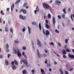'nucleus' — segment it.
<instances>
[{
  "instance_id": "052dcab7",
  "label": "nucleus",
  "mask_w": 74,
  "mask_h": 74,
  "mask_svg": "<svg viewBox=\"0 0 74 74\" xmlns=\"http://www.w3.org/2000/svg\"><path fill=\"white\" fill-rule=\"evenodd\" d=\"M34 12L35 14H36V13H37L36 10H34Z\"/></svg>"
},
{
  "instance_id": "7c9ffc66",
  "label": "nucleus",
  "mask_w": 74,
  "mask_h": 74,
  "mask_svg": "<svg viewBox=\"0 0 74 74\" xmlns=\"http://www.w3.org/2000/svg\"><path fill=\"white\" fill-rule=\"evenodd\" d=\"M63 12L64 13V14H66V8H64L63 9Z\"/></svg>"
},
{
  "instance_id": "1a4fd4ad",
  "label": "nucleus",
  "mask_w": 74,
  "mask_h": 74,
  "mask_svg": "<svg viewBox=\"0 0 74 74\" xmlns=\"http://www.w3.org/2000/svg\"><path fill=\"white\" fill-rule=\"evenodd\" d=\"M53 24L54 25H55V23H56V20H55V17L53 16Z\"/></svg>"
},
{
  "instance_id": "4c0bfd02",
  "label": "nucleus",
  "mask_w": 74,
  "mask_h": 74,
  "mask_svg": "<svg viewBox=\"0 0 74 74\" xmlns=\"http://www.w3.org/2000/svg\"><path fill=\"white\" fill-rule=\"evenodd\" d=\"M6 48H7V49H8V47H9L8 46V44H6Z\"/></svg>"
},
{
  "instance_id": "c85d7f7f",
  "label": "nucleus",
  "mask_w": 74,
  "mask_h": 74,
  "mask_svg": "<svg viewBox=\"0 0 74 74\" xmlns=\"http://www.w3.org/2000/svg\"><path fill=\"white\" fill-rule=\"evenodd\" d=\"M55 32L57 33H59V31L58 30H57V29H55Z\"/></svg>"
},
{
  "instance_id": "a878e982",
  "label": "nucleus",
  "mask_w": 74,
  "mask_h": 74,
  "mask_svg": "<svg viewBox=\"0 0 74 74\" xmlns=\"http://www.w3.org/2000/svg\"><path fill=\"white\" fill-rule=\"evenodd\" d=\"M65 14H64V13H63L62 14V17L63 18H64L65 17Z\"/></svg>"
},
{
  "instance_id": "680f3d73",
  "label": "nucleus",
  "mask_w": 74,
  "mask_h": 74,
  "mask_svg": "<svg viewBox=\"0 0 74 74\" xmlns=\"http://www.w3.org/2000/svg\"><path fill=\"white\" fill-rule=\"evenodd\" d=\"M6 51L8 52H9V49H6Z\"/></svg>"
},
{
  "instance_id": "5fc2aeb1",
  "label": "nucleus",
  "mask_w": 74,
  "mask_h": 74,
  "mask_svg": "<svg viewBox=\"0 0 74 74\" xmlns=\"http://www.w3.org/2000/svg\"><path fill=\"white\" fill-rule=\"evenodd\" d=\"M53 2V1L52 0H51L49 2V3H52Z\"/></svg>"
},
{
  "instance_id": "2f4dec72",
  "label": "nucleus",
  "mask_w": 74,
  "mask_h": 74,
  "mask_svg": "<svg viewBox=\"0 0 74 74\" xmlns=\"http://www.w3.org/2000/svg\"><path fill=\"white\" fill-rule=\"evenodd\" d=\"M10 32H11V33H12V34H13V29H10Z\"/></svg>"
},
{
  "instance_id": "a211bd4d",
  "label": "nucleus",
  "mask_w": 74,
  "mask_h": 74,
  "mask_svg": "<svg viewBox=\"0 0 74 74\" xmlns=\"http://www.w3.org/2000/svg\"><path fill=\"white\" fill-rule=\"evenodd\" d=\"M21 0H17L15 2V4H17L18 3H19L20 2Z\"/></svg>"
},
{
  "instance_id": "49530a36",
  "label": "nucleus",
  "mask_w": 74,
  "mask_h": 74,
  "mask_svg": "<svg viewBox=\"0 0 74 74\" xmlns=\"http://www.w3.org/2000/svg\"><path fill=\"white\" fill-rule=\"evenodd\" d=\"M50 44L51 45H53V46H54V45L53 44V42H51V43H50Z\"/></svg>"
},
{
  "instance_id": "c03bdc74",
  "label": "nucleus",
  "mask_w": 74,
  "mask_h": 74,
  "mask_svg": "<svg viewBox=\"0 0 74 74\" xmlns=\"http://www.w3.org/2000/svg\"><path fill=\"white\" fill-rule=\"evenodd\" d=\"M43 57H46V56H47V55H46L45 54H43Z\"/></svg>"
},
{
  "instance_id": "f257e3e1",
  "label": "nucleus",
  "mask_w": 74,
  "mask_h": 74,
  "mask_svg": "<svg viewBox=\"0 0 74 74\" xmlns=\"http://www.w3.org/2000/svg\"><path fill=\"white\" fill-rule=\"evenodd\" d=\"M43 7L45 8L46 10H47V9H49L50 11L51 10L52 8H51V7L48 4L45 3L42 4Z\"/></svg>"
},
{
  "instance_id": "473e14b6",
  "label": "nucleus",
  "mask_w": 74,
  "mask_h": 74,
  "mask_svg": "<svg viewBox=\"0 0 74 74\" xmlns=\"http://www.w3.org/2000/svg\"><path fill=\"white\" fill-rule=\"evenodd\" d=\"M47 66L48 67H51V65L49 64H47Z\"/></svg>"
},
{
  "instance_id": "f3484780",
  "label": "nucleus",
  "mask_w": 74,
  "mask_h": 74,
  "mask_svg": "<svg viewBox=\"0 0 74 74\" xmlns=\"http://www.w3.org/2000/svg\"><path fill=\"white\" fill-rule=\"evenodd\" d=\"M5 64L7 66H8V64H9L8 62V61H7V60H5Z\"/></svg>"
},
{
  "instance_id": "de8ad7c7",
  "label": "nucleus",
  "mask_w": 74,
  "mask_h": 74,
  "mask_svg": "<svg viewBox=\"0 0 74 74\" xmlns=\"http://www.w3.org/2000/svg\"><path fill=\"white\" fill-rule=\"evenodd\" d=\"M73 14H71V19H72V21H73Z\"/></svg>"
},
{
  "instance_id": "774afa93",
  "label": "nucleus",
  "mask_w": 74,
  "mask_h": 74,
  "mask_svg": "<svg viewBox=\"0 0 74 74\" xmlns=\"http://www.w3.org/2000/svg\"><path fill=\"white\" fill-rule=\"evenodd\" d=\"M46 21V23H48V21L47 20H46L45 21Z\"/></svg>"
},
{
  "instance_id": "6e6552de",
  "label": "nucleus",
  "mask_w": 74,
  "mask_h": 74,
  "mask_svg": "<svg viewBox=\"0 0 74 74\" xmlns=\"http://www.w3.org/2000/svg\"><path fill=\"white\" fill-rule=\"evenodd\" d=\"M37 55L38 57L39 58H41V55L40 54V52H39V51H38V49L37 50Z\"/></svg>"
},
{
  "instance_id": "f8f14e48",
  "label": "nucleus",
  "mask_w": 74,
  "mask_h": 74,
  "mask_svg": "<svg viewBox=\"0 0 74 74\" xmlns=\"http://www.w3.org/2000/svg\"><path fill=\"white\" fill-rule=\"evenodd\" d=\"M62 54L63 55H66V52L64 49L62 50Z\"/></svg>"
},
{
  "instance_id": "20e7f679",
  "label": "nucleus",
  "mask_w": 74,
  "mask_h": 74,
  "mask_svg": "<svg viewBox=\"0 0 74 74\" xmlns=\"http://www.w3.org/2000/svg\"><path fill=\"white\" fill-rule=\"evenodd\" d=\"M22 12L23 14H26L27 13V12L26 11V10L23 9L21 10L19 12V13H21V12Z\"/></svg>"
},
{
  "instance_id": "393cba45",
  "label": "nucleus",
  "mask_w": 74,
  "mask_h": 74,
  "mask_svg": "<svg viewBox=\"0 0 74 74\" xmlns=\"http://www.w3.org/2000/svg\"><path fill=\"white\" fill-rule=\"evenodd\" d=\"M36 10L37 11H39V10L40 9H39V8H38V6L36 7Z\"/></svg>"
},
{
  "instance_id": "2eb2a0df",
  "label": "nucleus",
  "mask_w": 74,
  "mask_h": 74,
  "mask_svg": "<svg viewBox=\"0 0 74 74\" xmlns=\"http://www.w3.org/2000/svg\"><path fill=\"white\" fill-rule=\"evenodd\" d=\"M28 29L29 32V34H31V29L29 27H28Z\"/></svg>"
},
{
  "instance_id": "4468645a",
  "label": "nucleus",
  "mask_w": 74,
  "mask_h": 74,
  "mask_svg": "<svg viewBox=\"0 0 74 74\" xmlns=\"http://www.w3.org/2000/svg\"><path fill=\"white\" fill-rule=\"evenodd\" d=\"M45 27L47 29H48V28H50V26L48 25V24H45Z\"/></svg>"
},
{
  "instance_id": "dca6fc26",
  "label": "nucleus",
  "mask_w": 74,
  "mask_h": 74,
  "mask_svg": "<svg viewBox=\"0 0 74 74\" xmlns=\"http://www.w3.org/2000/svg\"><path fill=\"white\" fill-rule=\"evenodd\" d=\"M14 61L15 64L16 65H18V62H17L15 60H14Z\"/></svg>"
},
{
  "instance_id": "72a5a7b5",
  "label": "nucleus",
  "mask_w": 74,
  "mask_h": 74,
  "mask_svg": "<svg viewBox=\"0 0 74 74\" xmlns=\"http://www.w3.org/2000/svg\"><path fill=\"white\" fill-rule=\"evenodd\" d=\"M48 18H51V14H49L48 15Z\"/></svg>"
},
{
  "instance_id": "7ed1b4c3",
  "label": "nucleus",
  "mask_w": 74,
  "mask_h": 74,
  "mask_svg": "<svg viewBox=\"0 0 74 74\" xmlns=\"http://www.w3.org/2000/svg\"><path fill=\"white\" fill-rule=\"evenodd\" d=\"M22 61L23 63L25 64H26V66H27V67H28L29 65H27V64H28V62H27V60H22Z\"/></svg>"
},
{
  "instance_id": "e2e57ef3",
  "label": "nucleus",
  "mask_w": 74,
  "mask_h": 74,
  "mask_svg": "<svg viewBox=\"0 0 74 74\" xmlns=\"http://www.w3.org/2000/svg\"><path fill=\"white\" fill-rule=\"evenodd\" d=\"M12 6L13 7V8H14V3H13L12 5Z\"/></svg>"
},
{
  "instance_id": "cd10ccee",
  "label": "nucleus",
  "mask_w": 74,
  "mask_h": 74,
  "mask_svg": "<svg viewBox=\"0 0 74 74\" xmlns=\"http://www.w3.org/2000/svg\"><path fill=\"white\" fill-rule=\"evenodd\" d=\"M13 50L14 51V53H15V54H16V53H17V51H16V49H14Z\"/></svg>"
},
{
  "instance_id": "09e8293b",
  "label": "nucleus",
  "mask_w": 74,
  "mask_h": 74,
  "mask_svg": "<svg viewBox=\"0 0 74 74\" xmlns=\"http://www.w3.org/2000/svg\"><path fill=\"white\" fill-rule=\"evenodd\" d=\"M65 74H69V73H68V72L67 71H65Z\"/></svg>"
},
{
  "instance_id": "4d7b16f0",
  "label": "nucleus",
  "mask_w": 74,
  "mask_h": 74,
  "mask_svg": "<svg viewBox=\"0 0 74 74\" xmlns=\"http://www.w3.org/2000/svg\"><path fill=\"white\" fill-rule=\"evenodd\" d=\"M64 48L65 49H66V48H67V45H65L64 46Z\"/></svg>"
},
{
  "instance_id": "79ce46f5",
  "label": "nucleus",
  "mask_w": 74,
  "mask_h": 74,
  "mask_svg": "<svg viewBox=\"0 0 74 74\" xmlns=\"http://www.w3.org/2000/svg\"><path fill=\"white\" fill-rule=\"evenodd\" d=\"M14 63H15L14 61H12L11 62V65H14Z\"/></svg>"
},
{
  "instance_id": "c756f323",
  "label": "nucleus",
  "mask_w": 74,
  "mask_h": 74,
  "mask_svg": "<svg viewBox=\"0 0 74 74\" xmlns=\"http://www.w3.org/2000/svg\"><path fill=\"white\" fill-rule=\"evenodd\" d=\"M1 14H2V15H4L5 14L4 13H3V10H1Z\"/></svg>"
},
{
  "instance_id": "3c124183",
  "label": "nucleus",
  "mask_w": 74,
  "mask_h": 74,
  "mask_svg": "<svg viewBox=\"0 0 74 74\" xmlns=\"http://www.w3.org/2000/svg\"><path fill=\"white\" fill-rule=\"evenodd\" d=\"M58 44L59 45V47H60V46H61V44H60V43H58Z\"/></svg>"
},
{
  "instance_id": "58836bf2",
  "label": "nucleus",
  "mask_w": 74,
  "mask_h": 74,
  "mask_svg": "<svg viewBox=\"0 0 74 74\" xmlns=\"http://www.w3.org/2000/svg\"><path fill=\"white\" fill-rule=\"evenodd\" d=\"M32 72L33 74H34L35 72V71H34V69H33L32 71Z\"/></svg>"
},
{
  "instance_id": "f03ea898",
  "label": "nucleus",
  "mask_w": 74,
  "mask_h": 74,
  "mask_svg": "<svg viewBox=\"0 0 74 74\" xmlns=\"http://www.w3.org/2000/svg\"><path fill=\"white\" fill-rule=\"evenodd\" d=\"M43 33L44 34H46V36H49V34H50L49 31L48 30H46L45 32V31H44V29H43Z\"/></svg>"
},
{
  "instance_id": "5701e85b",
  "label": "nucleus",
  "mask_w": 74,
  "mask_h": 74,
  "mask_svg": "<svg viewBox=\"0 0 74 74\" xmlns=\"http://www.w3.org/2000/svg\"><path fill=\"white\" fill-rule=\"evenodd\" d=\"M66 52H70V50L68 48H67L66 49Z\"/></svg>"
},
{
  "instance_id": "864d4df0",
  "label": "nucleus",
  "mask_w": 74,
  "mask_h": 74,
  "mask_svg": "<svg viewBox=\"0 0 74 74\" xmlns=\"http://www.w3.org/2000/svg\"><path fill=\"white\" fill-rule=\"evenodd\" d=\"M10 54H8V58H10Z\"/></svg>"
},
{
  "instance_id": "b1692460",
  "label": "nucleus",
  "mask_w": 74,
  "mask_h": 74,
  "mask_svg": "<svg viewBox=\"0 0 74 74\" xmlns=\"http://www.w3.org/2000/svg\"><path fill=\"white\" fill-rule=\"evenodd\" d=\"M60 73L61 74H63V71H62V70H61V69H60Z\"/></svg>"
},
{
  "instance_id": "9d476101",
  "label": "nucleus",
  "mask_w": 74,
  "mask_h": 74,
  "mask_svg": "<svg viewBox=\"0 0 74 74\" xmlns=\"http://www.w3.org/2000/svg\"><path fill=\"white\" fill-rule=\"evenodd\" d=\"M68 56L69 58H71L73 59L74 58V55H71L70 54H69L68 55Z\"/></svg>"
},
{
  "instance_id": "603ef678",
  "label": "nucleus",
  "mask_w": 74,
  "mask_h": 74,
  "mask_svg": "<svg viewBox=\"0 0 74 74\" xmlns=\"http://www.w3.org/2000/svg\"><path fill=\"white\" fill-rule=\"evenodd\" d=\"M25 30H26V29H25V28L23 29V32H25Z\"/></svg>"
},
{
  "instance_id": "8fccbe9b",
  "label": "nucleus",
  "mask_w": 74,
  "mask_h": 74,
  "mask_svg": "<svg viewBox=\"0 0 74 74\" xmlns=\"http://www.w3.org/2000/svg\"><path fill=\"white\" fill-rule=\"evenodd\" d=\"M24 57L25 58H27V56H26V54H25V55H24Z\"/></svg>"
},
{
  "instance_id": "bb28decb",
  "label": "nucleus",
  "mask_w": 74,
  "mask_h": 74,
  "mask_svg": "<svg viewBox=\"0 0 74 74\" xmlns=\"http://www.w3.org/2000/svg\"><path fill=\"white\" fill-rule=\"evenodd\" d=\"M14 42H15V43H19V41H18V40H14Z\"/></svg>"
},
{
  "instance_id": "aec40b11",
  "label": "nucleus",
  "mask_w": 74,
  "mask_h": 74,
  "mask_svg": "<svg viewBox=\"0 0 74 74\" xmlns=\"http://www.w3.org/2000/svg\"><path fill=\"white\" fill-rule=\"evenodd\" d=\"M39 27L40 29V30H41V23H39Z\"/></svg>"
},
{
  "instance_id": "6e6d98bb",
  "label": "nucleus",
  "mask_w": 74,
  "mask_h": 74,
  "mask_svg": "<svg viewBox=\"0 0 74 74\" xmlns=\"http://www.w3.org/2000/svg\"><path fill=\"white\" fill-rule=\"evenodd\" d=\"M9 10H10V8H8L7 9V11L8 12L9 11Z\"/></svg>"
},
{
  "instance_id": "338daca9",
  "label": "nucleus",
  "mask_w": 74,
  "mask_h": 74,
  "mask_svg": "<svg viewBox=\"0 0 74 74\" xmlns=\"http://www.w3.org/2000/svg\"><path fill=\"white\" fill-rule=\"evenodd\" d=\"M45 63L46 64H47V63H48L47 62V60L45 61Z\"/></svg>"
},
{
  "instance_id": "f704fd0d",
  "label": "nucleus",
  "mask_w": 74,
  "mask_h": 74,
  "mask_svg": "<svg viewBox=\"0 0 74 74\" xmlns=\"http://www.w3.org/2000/svg\"><path fill=\"white\" fill-rule=\"evenodd\" d=\"M68 41H69V40L67 39H66L65 40V42L66 44H67L68 42Z\"/></svg>"
},
{
  "instance_id": "bf43d9fd",
  "label": "nucleus",
  "mask_w": 74,
  "mask_h": 74,
  "mask_svg": "<svg viewBox=\"0 0 74 74\" xmlns=\"http://www.w3.org/2000/svg\"><path fill=\"white\" fill-rule=\"evenodd\" d=\"M56 53V55L57 56H58V57H59V54H57V53Z\"/></svg>"
},
{
  "instance_id": "ddd939ff",
  "label": "nucleus",
  "mask_w": 74,
  "mask_h": 74,
  "mask_svg": "<svg viewBox=\"0 0 74 74\" xmlns=\"http://www.w3.org/2000/svg\"><path fill=\"white\" fill-rule=\"evenodd\" d=\"M41 71L42 74H45V73L44 72V71L43 69H41Z\"/></svg>"
},
{
  "instance_id": "39448f33",
  "label": "nucleus",
  "mask_w": 74,
  "mask_h": 74,
  "mask_svg": "<svg viewBox=\"0 0 74 74\" xmlns=\"http://www.w3.org/2000/svg\"><path fill=\"white\" fill-rule=\"evenodd\" d=\"M37 41L38 43L37 45H38L39 47H41L42 45V44H41V42H40V40L38 39H37Z\"/></svg>"
},
{
  "instance_id": "e433bc0d",
  "label": "nucleus",
  "mask_w": 74,
  "mask_h": 74,
  "mask_svg": "<svg viewBox=\"0 0 74 74\" xmlns=\"http://www.w3.org/2000/svg\"><path fill=\"white\" fill-rule=\"evenodd\" d=\"M5 31H6V32H8V29H7V27H5Z\"/></svg>"
},
{
  "instance_id": "a19ab883",
  "label": "nucleus",
  "mask_w": 74,
  "mask_h": 74,
  "mask_svg": "<svg viewBox=\"0 0 74 74\" xmlns=\"http://www.w3.org/2000/svg\"><path fill=\"white\" fill-rule=\"evenodd\" d=\"M63 57L64 58V59H66V55H63Z\"/></svg>"
},
{
  "instance_id": "69168bd1",
  "label": "nucleus",
  "mask_w": 74,
  "mask_h": 74,
  "mask_svg": "<svg viewBox=\"0 0 74 74\" xmlns=\"http://www.w3.org/2000/svg\"><path fill=\"white\" fill-rule=\"evenodd\" d=\"M73 68H71L70 69V71H73Z\"/></svg>"
},
{
  "instance_id": "ea45409f",
  "label": "nucleus",
  "mask_w": 74,
  "mask_h": 74,
  "mask_svg": "<svg viewBox=\"0 0 74 74\" xmlns=\"http://www.w3.org/2000/svg\"><path fill=\"white\" fill-rule=\"evenodd\" d=\"M32 24L33 25H34L36 24V23L34 22H33L32 23Z\"/></svg>"
},
{
  "instance_id": "4be33fe9",
  "label": "nucleus",
  "mask_w": 74,
  "mask_h": 74,
  "mask_svg": "<svg viewBox=\"0 0 74 74\" xmlns=\"http://www.w3.org/2000/svg\"><path fill=\"white\" fill-rule=\"evenodd\" d=\"M12 68L13 69H16V67L15 66V65H14L13 66H12Z\"/></svg>"
},
{
  "instance_id": "0eeeda50",
  "label": "nucleus",
  "mask_w": 74,
  "mask_h": 74,
  "mask_svg": "<svg viewBox=\"0 0 74 74\" xmlns=\"http://www.w3.org/2000/svg\"><path fill=\"white\" fill-rule=\"evenodd\" d=\"M27 3H25L23 5V7H26V9H27V8H28L29 7V6H27Z\"/></svg>"
},
{
  "instance_id": "6ab92c4d",
  "label": "nucleus",
  "mask_w": 74,
  "mask_h": 74,
  "mask_svg": "<svg viewBox=\"0 0 74 74\" xmlns=\"http://www.w3.org/2000/svg\"><path fill=\"white\" fill-rule=\"evenodd\" d=\"M55 3L56 4H58V3H60V4L61 3V2L60 1H58V0L56 1Z\"/></svg>"
},
{
  "instance_id": "423d86ee",
  "label": "nucleus",
  "mask_w": 74,
  "mask_h": 74,
  "mask_svg": "<svg viewBox=\"0 0 74 74\" xmlns=\"http://www.w3.org/2000/svg\"><path fill=\"white\" fill-rule=\"evenodd\" d=\"M19 18L21 19H23V20H25L26 18V16H23L21 15H19Z\"/></svg>"
},
{
  "instance_id": "37998d69",
  "label": "nucleus",
  "mask_w": 74,
  "mask_h": 74,
  "mask_svg": "<svg viewBox=\"0 0 74 74\" xmlns=\"http://www.w3.org/2000/svg\"><path fill=\"white\" fill-rule=\"evenodd\" d=\"M58 18H59V19H61V18H62L61 17V16H60V15H58Z\"/></svg>"
},
{
  "instance_id": "a18cd8bd",
  "label": "nucleus",
  "mask_w": 74,
  "mask_h": 74,
  "mask_svg": "<svg viewBox=\"0 0 74 74\" xmlns=\"http://www.w3.org/2000/svg\"><path fill=\"white\" fill-rule=\"evenodd\" d=\"M3 55H0V58L2 59V58H3Z\"/></svg>"
},
{
  "instance_id": "9b49d317",
  "label": "nucleus",
  "mask_w": 74,
  "mask_h": 74,
  "mask_svg": "<svg viewBox=\"0 0 74 74\" xmlns=\"http://www.w3.org/2000/svg\"><path fill=\"white\" fill-rule=\"evenodd\" d=\"M17 53L18 56H19V57H21V56L22 54H21V53L19 52V51H17Z\"/></svg>"
},
{
  "instance_id": "412c9836",
  "label": "nucleus",
  "mask_w": 74,
  "mask_h": 74,
  "mask_svg": "<svg viewBox=\"0 0 74 74\" xmlns=\"http://www.w3.org/2000/svg\"><path fill=\"white\" fill-rule=\"evenodd\" d=\"M22 73L23 74H26V73H27V72L26 70H24L22 71Z\"/></svg>"
},
{
  "instance_id": "13d9d810",
  "label": "nucleus",
  "mask_w": 74,
  "mask_h": 74,
  "mask_svg": "<svg viewBox=\"0 0 74 74\" xmlns=\"http://www.w3.org/2000/svg\"><path fill=\"white\" fill-rule=\"evenodd\" d=\"M22 54L23 55V56L24 55H25V52L24 51L22 53Z\"/></svg>"
},
{
  "instance_id": "0e129e2a",
  "label": "nucleus",
  "mask_w": 74,
  "mask_h": 74,
  "mask_svg": "<svg viewBox=\"0 0 74 74\" xmlns=\"http://www.w3.org/2000/svg\"><path fill=\"white\" fill-rule=\"evenodd\" d=\"M11 11L13 10V8H12V6H11Z\"/></svg>"
},
{
  "instance_id": "c9c22d12",
  "label": "nucleus",
  "mask_w": 74,
  "mask_h": 74,
  "mask_svg": "<svg viewBox=\"0 0 74 74\" xmlns=\"http://www.w3.org/2000/svg\"><path fill=\"white\" fill-rule=\"evenodd\" d=\"M26 47L25 46H23V50H26Z\"/></svg>"
}]
</instances>
